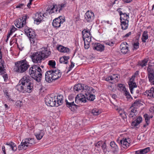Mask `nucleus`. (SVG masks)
<instances>
[{
    "label": "nucleus",
    "instance_id": "nucleus-44",
    "mask_svg": "<svg viewBox=\"0 0 154 154\" xmlns=\"http://www.w3.org/2000/svg\"><path fill=\"white\" fill-rule=\"evenodd\" d=\"M150 150V148L148 147L144 149L140 150L142 154H146Z\"/></svg>",
    "mask_w": 154,
    "mask_h": 154
},
{
    "label": "nucleus",
    "instance_id": "nucleus-31",
    "mask_svg": "<svg viewBox=\"0 0 154 154\" xmlns=\"http://www.w3.org/2000/svg\"><path fill=\"white\" fill-rule=\"evenodd\" d=\"M6 145L8 146L9 149H11L12 150L14 151H15L17 149L15 144L12 142L10 143H6Z\"/></svg>",
    "mask_w": 154,
    "mask_h": 154
},
{
    "label": "nucleus",
    "instance_id": "nucleus-63",
    "mask_svg": "<svg viewBox=\"0 0 154 154\" xmlns=\"http://www.w3.org/2000/svg\"><path fill=\"white\" fill-rule=\"evenodd\" d=\"M82 154H89L88 152V150H83L82 152Z\"/></svg>",
    "mask_w": 154,
    "mask_h": 154
},
{
    "label": "nucleus",
    "instance_id": "nucleus-55",
    "mask_svg": "<svg viewBox=\"0 0 154 154\" xmlns=\"http://www.w3.org/2000/svg\"><path fill=\"white\" fill-rule=\"evenodd\" d=\"M90 43L88 42H84V47L85 49H87L90 47L89 44Z\"/></svg>",
    "mask_w": 154,
    "mask_h": 154
},
{
    "label": "nucleus",
    "instance_id": "nucleus-4",
    "mask_svg": "<svg viewBox=\"0 0 154 154\" xmlns=\"http://www.w3.org/2000/svg\"><path fill=\"white\" fill-rule=\"evenodd\" d=\"M61 74L60 71L58 69L48 71L45 73V81L51 83L53 80L60 78Z\"/></svg>",
    "mask_w": 154,
    "mask_h": 154
},
{
    "label": "nucleus",
    "instance_id": "nucleus-39",
    "mask_svg": "<svg viewBox=\"0 0 154 154\" xmlns=\"http://www.w3.org/2000/svg\"><path fill=\"white\" fill-rule=\"evenodd\" d=\"M111 81L110 82L112 83H113L114 82H116L118 81L119 79L118 77L117 74H114L111 76Z\"/></svg>",
    "mask_w": 154,
    "mask_h": 154
},
{
    "label": "nucleus",
    "instance_id": "nucleus-23",
    "mask_svg": "<svg viewBox=\"0 0 154 154\" xmlns=\"http://www.w3.org/2000/svg\"><path fill=\"white\" fill-rule=\"evenodd\" d=\"M110 145L112 149L113 153L114 154H117L119 150V148L115 142L114 141L111 142Z\"/></svg>",
    "mask_w": 154,
    "mask_h": 154
},
{
    "label": "nucleus",
    "instance_id": "nucleus-34",
    "mask_svg": "<svg viewBox=\"0 0 154 154\" xmlns=\"http://www.w3.org/2000/svg\"><path fill=\"white\" fill-rule=\"evenodd\" d=\"M83 86H82V85L81 84H78L75 85L74 87V91H79L83 90Z\"/></svg>",
    "mask_w": 154,
    "mask_h": 154
},
{
    "label": "nucleus",
    "instance_id": "nucleus-13",
    "mask_svg": "<svg viewBox=\"0 0 154 154\" xmlns=\"http://www.w3.org/2000/svg\"><path fill=\"white\" fill-rule=\"evenodd\" d=\"M85 19L88 22H91L94 20V15L93 12L91 11H88L85 15Z\"/></svg>",
    "mask_w": 154,
    "mask_h": 154
},
{
    "label": "nucleus",
    "instance_id": "nucleus-3",
    "mask_svg": "<svg viewBox=\"0 0 154 154\" xmlns=\"http://www.w3.org/2000/svg\"><path fill=\"white\" fill-rule=\"evenodd\" d=\"M30 66L29 62L25 59L15 63L14 70L15 72L22 73L26 72Z\"/></svg>",
    "mask_w": 154,
    "mask_h": 154
},
{
    "label": "nucleus",
    "instance_id": "nucleus-9",
    "mask_svg": "<svg viewBox=\"0 0 154 154\" xmlns=\"http://www.w3.org/2000/svg\"><path fill=\"white\" fill-rule=\"evenodd\" d=\"M149 63L147 72L149 82L154 85V69L151 68L152 66L149 64Z\"/></svg>",
    "mask_w": 154,
    "mask_h": 154
},
{
    "label": "nucleus",
    "instance_id": "nucleus-10",
    "mask_svg": "<svg viewBox=\"0 0 154 154\" xmlns=\"http://www.w3.org/2000/svg\"><path fill=\"white\" fill-rule=\"evenodd\" d=\"M48 13H43L41 12H38L35 14V21L37 24H39L42 21H44V17L46 18L47 16Z\"/></svg>",
    "mask_w": 154,
    "mask_h": 154
},
{
    "label": "nucleus",
    "instance_id": "nucleus-61",
    "mask_svg": "<svg viewBox=\"0 0 154 154\" xmlns=\"http://www.w3.org/2000/svg\"><path fill=\"white\" fill-rule=\"evenodd\" d=\"M131 34V32H129L128 33L126 34L125 35H123V38H126L128 37L129 36H130Z\"/></svg>",
    "mask_w": 154,
    "mask_h": 154
},
{
    "label": "nucleus",
    "instance_id": "nucleus-49",
    "mask_svg": "<svg viewBox=\"0 0 154 154\" xmlns=\"http://www.w3.org/2000/svg\"><path fill=\"white\" fill-rule=\"evenodd\" d=\"M137 112H128V113L129 114V117L130 118H132L133 119L135 118V116H136Z\"/></svg>",
    "mask_w": 154,
    "mask_h": 154
},
{
    "label": "nucleus",
    "instance_id": "nucleus-20",
    "mask_svg": "<svg viewBox=\"0 0 154 154\" xmlns=\"http://www.w3.org/2000/svg\"><path fill=\"white\" fill-rule=\"evenodd\" d=\"M27 36L29 38L30 42L34 44L36 40L35 32L32 30L29 33L27 34Z\"/></svg>",
    "mask_w": 154,
    "mask_h": 154
},
{
    "label": "nucleus",
    "instance_id": "nucleus-11",
    "mask_svg": "<svg viewBox=\"0 0 154 154\" xmlns=\"http://www.w3.org/2000/svg\"><path fill=\"white\" fill-rule=\"evenodd\" d=\"M65 21V19L64 17L59 16L53 20V26L55 28H59L60 27L61 24L63 23Z\"/></svg>",
    "mask_w": 154,
    "mask_h": 154
},
{
    "label": "nucleus",
    "instance_id": "nucleus-30",
    "mask_svg": "<svg viewBox=\"0 0 154 154\" xmlns=\"http://www.w3.org/2000/svg\"><path fill=\"white\" fill-rule=\"evenodd\" d=\"M149 61V58H144L143 60H141V61L139 62L138 65L141 66L142 67L146 66L147 62Z\"/></svg>",
    "mask_w": 154,
    "mask_h": 154
},
{
    "label": "nucleus",
    "instance_id": "nucleus-45",
    "mask_svg": "<svg viewBox=\"0 0 154 154\" xmlns=\"http://www.w3.org/2000/svg\"><path fill=\"white\" fill-rule=\"evenodd\" d=\"M16 34H15L14 36L11 38L10 41V43L13 44L14 43L17 44V38L16 37Z\"/></svg>",
    "mask_w": 154,
    "mask_h": 154
},
{
    "label": "nucleus",
    "instance_id": "nucleus-48",
    "mask_svg": "<svg viewBox=\"0 0 154 154\" xmlns=\"http://www.w3.org/2000/svg\"><path fill=\"white\" fill-rule=\"evenodd\" d=\"M144 117L145 118V122L147 124H149V119L150 118L149 117V115L146 114H145L144 115Z\"/></svg>",
    "mask_w": 154,
    "mask_h": 154
},
{
    "label": "nucleus",
    "instance_id": "nucleus-19",
    "mask_svg": "<svg viewBox=\"0 0 154 154\" xmlns=\"http://www.w3.org/2000/svg\"><path fill=\"white\" fill-rule=\"evenodd\" d=\"M134 77L135 76L133 75L130 79L128 83L130 92L132 94H133V91L134 88L137 87V85L134 82Z\"/></svg>",
    "mask_w": 154,
    "mask_h": 154
},
{
    "label": "nucleus",
    "instance_id": "nucleus-18",
    "mask_svg": "<svg viewBox=\"0 0 154 154\" xmlns=\"http://www.w3.org/2000/svg\"><path fill=\"white\" fill-rule=\"evenodd\" d=\"M93 49L100 52L103 51L104 50V46L100 43H92Z\"/></svg>",
    "mask_w": 154,
    "mask_h": 154
},
{
    "label": "nucleus",
    "instance_id": "nucleus-26",
    "mask_svg": "<svg viewBox=\"0 0 154 154\" xmlns=\"http://www.w3.org/2000/svg\"><path fill=\"white\" fill-rule=\"evenodd\" d=\"M60 12L57 5H55L53 6V7L49 10V13L50 14H52L53 13H58Z\"/></svg>",
    "mask_w": 154,
    "mask_h": 154
},
{
    "label": "nucleus",
    "instance_id": "nucleus-58",
    "mask_svg": "<svg viewBox=\"0 0 154 154\" xmlns=\"http://www.w3.org/2000/svg\"><path fill=\"white\" fill-rule=\"evenodd\" d=\"M105 43L106 45H108L111 46H113L114 44V42H111L110 41H109L108 42H106Z\"/></svg>",
    "mask_w": 154,
    "mask_h": 154
},
{
    "label": "nucleus",
    "instance_id": "nucleus-64",
    "mask_svg": "<svg viewBox=\"0 0 154 154\" xmlns=\"http://www.w3.org/2000/svg\"><path fill=\"white\" fill-rule=\"evenodd\" d=\"M74 97L72 95H70L68 97V99L69 100H73L74 98Z\"/></svg>",
    "mask_w": 154,
    "mask_h": 154
},
{
    "label": "nucleus",
    "instance_id": "nucleus-56",
    "mask_svg": "<svg viewBox=\"0 0 154 154\" xmlns=\"http://www.w3.org/2000/svg\"><path fill=\"white\" fill-rule=\"evenodd\" d=\"M25 5L24 4L21 3L19 4L18 5H17L15 7L16 8H23V7Z\"/></svg>",
    "mask_w": 154,
    "mask_h": 154
},
{
    "label": "nucleus",
    "instance_id": "nucleus-29",
    "mask_svg": "<svg viewBox=\"0 0 154 154\" xmlns=\"http://www.w3.org/2000/svg\"><path fill=\"white\" fill-rule=\"evenodd\" d=\"M83 85V91L85 92V93H92V92L93 91L94 89L92 87H90L87 85H85V86Z\"/></svg>",
    "mask_w": 154,
    "mask_h": 154
},
{
    "label": "nucleus",
    "instance_id": "nucleus-38",
    "mask_svg": "<svg viewBox=\"0 0 154 154\" xmlns=\"http://www.w3.org/2000/svg\"><path fill=\"white\" fill-rule=\"evenodd\" d=\"M57 49L59 51L62 52H67V48L61 45L57 47Z\"/></svg>",
    "mask_w": 154,
    "mask_h": 154
},
{
    "label": "nucleus",
    "instance_id": "nucleus-15",
    "mask_svg": "<svg viewBox=\"0 0 154 154\" xmlns=\"http://www.w3.org/2000/svg\"><path fill=\"white\" fill-rule=\"evenodd\" d=\"M75 102L77 103H85L86 101V96L81 93L78 94L75 97Z\"/></svg>",
    "mask_w": 154,
    "mask_h": 154
},
{
    "label": "nucleus",
    "instance_id": "nucleus-17",
    "mask_svg": "<svg viewBox=\"0 0 154 154\" xmlns=\"http://www.w3.org/2000/svg\"><path fill=\"white\" fill-rule=\"evenodd\" d=\"M144 94L149 99L154 98V88L152 87L149 90H146L144 93Z\"/></svg>",
    "mask_w": 154,
    "mask_h": 154
},
{
    "label": "nucleus",
    "instance_id": "nucleus-35",
    "mask_svg": "<svg viewBox=\"0 0 154 154\" xmlns=\"http://www.w3.org/2000/svg\"><path fill=\"white\" fill-rule=\"evenodd\" d=\"M86 98L88 100L90 101H93L95 98V96L93 95L91 93H85Z\"/></svg>",
    "mask_w": 154,
    "mask_h": 154
},
{
    "label": "nucleus",
    "instance_id": "nucleus-32",
    "mask_svg": "<svg viewBox=\"0 0 154 154\" xmlns=\"http://www.w3.org/2000/svg\"><path fill=\"white\" fill-rule=\"evenodd\" d=\"M5 63H0V75H2L6 73Z\"/></svg>",
    "mask_w": 154,
    "mask_h": 154
},
{
    "label": "nucleus",
    "instance_id": "nucleus-12",
    "mask_svg": "<svg viewBox=\"0 0 154 154\" xmlns=\"http://www.w3.org/2000/svg\"><path fill=\"white\" fill-rule=\"evenodd\" d=\"M38 52L44 60L45 58H47L51 54V52L48 50V48L45 47H43L41 50Z\"/></svg>",
    "mask_w": 154,
    "mask_h": 154
},
{
    "label": "nucleus",
    "instance_id": "nucleus-1",
    "mask_svg": "<svg viewBox=\"0 0 154 154\" xmlns=\"http://www.w3.org/2000/svg\"><path fill=\"white\" fill-rule=\"evenodd\" d=\"M63 102V96L60 95L57 96L48 95L45 98L46 104L49 106H57L61 105Z\"/></svg>",
    "mask_w": 154,
    "mask_h": 154
},
{
    "label": "nucleus",
    "instance_id": "nucleus-60",
    "mask_svg": "<svg viewBox=\"0 0 154 154\" xmlns=\"http://www.w3.org/2000/svg\"><path fill=\"white\" fill-rule=\"evenodd\" d=\"M16 29H17L14 26H13L12 27V28L11 29L9 33L12 34L13 32H14L16 30Z\"/></svg>",
    "mask_w": 154,
    "mask_h": 154
},
{
    "label": "nucleus",
    "instance_id": "nucleus-2",
    "mask_svg": "<svg viewBox=\"0 0 154 154\" xmlns=\"http://www.w3.org/2000/svg\"><path fill=\"white\" fill-rule=\"evenodd\" d=\"M42 71L39 66L33 65L30 67L29 74L32 78L37 82H39L42 77Z\"/></svg>",
    "mask_w": 154,
    "mask_h": 154
},
{
    "label": "nucleus",
    "instance_id": "nucleus-47",
    "mask_svg": "<svg viewBox=\"0 0 154 154\" xmlns=\"http://www.w3.org/2000/svg\"><path fill=\"white\" fill-rule=\"evenodd\" d=\"M101 147L104 152H106L107 151L106 142L104 141L103 142Z\"/></svg>",
    "mask_w": 154,
    "mask_h": 154
},
{
    "label": "nucleus",
    "instance_id": "nucleus-57",
    "mask_svg": "<svg viewBox=\"0 0 154 154\" xmlns=\"http://www.w3.org/2000/svg\"><path fill=\"white\" fill-rule=\"evenodd\" d=\"M3 77L4 79V81L7 82L8 78L7 74H4L3 75Z\"/></svg>",
    "mask_w": 154,
    "mask_h": 154
},
{
    "label": "nucleus",
    "instance_id": "nucleus-43",
    "mask_svg": "<svg viewBox=\"0 0 154 154\" xmlns=\"http://www.w3.org/2000/svg\"><path fill=\"white\" fill-rule=\"evenodd\" d=\"M118 90L121 91H124L126 89L124 85L122 84H119L118 85Z\"/></svg>",
    "mask_w": 154,
    "mask_h": 154
},
{
    "label": "nucleus",
    "instance_id": "nucleus-37",
    "mask_svg": "<svg viewBox=\"0 0 154 154\" xmlns=\"http://www.w3.org/2000/svg\"><path fill=\"white\" fill-rule=\"evenodd\" d=\"M60 62L61 63L66 64L67 63V57L63 56L60 58Z\"/></svg>",
    "mask_w": 154,
    "mask_h": 154
},
{
    "label": "nucleus",
    "instance_id": "nucleus-8",
    "mask_svg": "<svg viewBox=\"0 0 154 154\" xmlns=\"http://www.w3.org/2000/svg\"><path fill=\"white\" fill-rule=\"evenodd\" d=\"M27 17V15L24 14L21 17L16 20L15 22L16 26L18 28L23 27L26 24Z\"/></svg>",
    "mask_w": 154,
    "mask_h": 154
},
{
    "label": "nucleus",
    "instance_id": "nucleus-21",
    "mask_svg": "<svg viewBox=\"0 0 154 154\" xmlns=\"http://www.w3.org/2000/svg\"><path fill=\"white\" fill-rule=\"evenodd\" d=\"M119 15L120 16V20L121 19L122 21H129L128 19L129 18V13L127 14L125 13H123L122 11H120Z\"/></svg>",
    "mask_w": 154,
    "mask_h": 154
},
{
    "label": "nucleus",
    "instance_id": "nucleus-54",
    "mask_svg": "<svg viewBox=\"0 0 154 154\" xmlns=\"http://www.w3.org/2000/svg\"><path fill=\"white\" fill-rule=\"evenodd\" d=\"M139 43L137 42L136 43H134L133 44L134 48L133 50H136L139 48Z\"/></svg>",
    "mask_w": 154,
    "mask_h": 154
},
{
    "label": "nucleus",
    "instance_id": "nucleus-40",
    "mask_svg": "<svg viewBox=\"0 0 154 154\" xmlns=\"http://www.w3.org/2000/svg\"><path fill=\"white\" fill-rule=\"evenodd\" d=\"M101 113V111L98 109H94L92 110L91 113L94 115L97 116Z\"/></svg>",
    "mask_w": 154,
    "mask_h": 154
},
{
    "label": "nucleus",
    "instance_id": "nucleus-62",
    "mask_svg": "<svg viewBox=\"0 0 154 154\" xmlns=\"http://www.w3.org/2000/svg\"><path fill=\"white\" fill-rule=\"evenodd\" d=\"M74 66V63H73L71 62V64L69 65V69L68 70V72H69V71Z\"/></svg>",
    "mask_w": 154,
    "mask_h": 154
},
{
    "label": "nucleus",
    "instance_id": "nucleus-28",
    "mask_svg": "<svg viewBox=\"0 0 154 154\" xmlns=\"http://www.w3.org/2000/svg\"><path fill=\"white\" fill-rule=\"evenodd\" d=\"M77 106L74 104V102H68V107L72 111H74L77 108Z\"/></svg>",
    "mask_w": 154,
    "mask_h": 154
},
{
    "label": "nucleus",
    "instance_id": "nucleus-33",
    "mask_svg": "<svg viewBox=\"0 0 154 154\" xmlns=\"http://www.w3.org/2000/svg\"><path fill=\"white\" fill-rule=\"evenodd\" d=\"M83 38H85L91 36L90 31L89 30L84 29L82 32Z\"/></svg>",
    "mask_w": 154,
    "mask_h": 154
},
{
    "label": "nucleus",
    "instance_id": "nucleus-53",
    "mask_svg": "<svg viewBox=\"0 0 154 154\" xmlns=\"http://www.w3.org/2000/svg\"><path fill=\"white\" fill-rule=\"evenodd\" d=\"M92 36H89L88 37H86L85 38H83L84 42H88L89 43L91 42Z\"/></svg>",
    "mask_w": 154,
    "mask_h": 154
},
{
    "label": "nucleus",
    "instance_id": "nucleus-6",
    "mask_svg": "<svg viewBox=\"0 0 154 154\" xmlns=\"http://www.w3.org/2000/svg\"><path fill=\"white\" fill-rule=\"evenodd\" d=\"M32 88L33 87L31 85H17L16 86V89L19 92L24 93L31 92Z\"/></svg>",
    "mask_w": 154,
    "mask_h": 154
},
{
    "label": "nucleus",
    "instance_id": "nucleus-59",
    "mask_svg": "<svg viewBox=\"0 0 154 154\" xmlns=\"http://www.w3.org/2000/svg\"><path fill=\"white\" fill-rule=\"evenodd\" d=\"M2 53L1 51V49H0V63H5L4 60H3L2 59Z\"/></svg>",
    "mask_w": 154,
    "mask_h": 154
},
{
    "label": "nucleus",
    "instance_id": "nucleus-46",
    "mask_svg": "<svg viewBox=\"0 0 154 154\" xmlns=\"http://www.w3.org/2000/svg\"><path fill=\"white\" fill-rule=\"evenodd\" d=\"M66 4L65 3H63L60 5H57L60 12V11L63 8L66 7Z\"/></svg>",
    "mask_w": 154,
    "mask_h": 154
},
{
    "label": "nucleus",
    "instance_id": "nucleus-14",
    "mask_svg": "<svg viewBox=\"0 0 154 154\" xmlns=\"http://www.w3.org/2000/svg\"><path fill=\"white\" fill-rule=\"evenodd\" d=\"M128 45L126 42H122L120 46V48L122 53L124 54L129 53Z\"/></svg>",
    "mask_w": 154,
    "mask_h": 154
},
{
    "label": "nucleus",
    "instance_id": "nucleus-36",
    "mask_svg": "<svg viewBox=\"0 0 154 154\" xmlns=\"http://www.w3.org/2000/svg\"><path fill=\"white\" fill-rule=\"evenodd\" d=\"M148 38V32L147 31H145L143 32L142 38V42L145 43L146 42V40Z\"/></svg>",
    "mask_w": 154,
    "mask_h": 154
},
{
    "label": "nucleus",
    "instance_id": "nucleus-42",
    "mask_svg": "<svg viewBox=\"0 0 154 154\" xmlns=\"http://www.w3.org/2000/svg\"><path fill=\"white\" fill-rule=\"evenodd\" d=\"M48 65L52 68L55 67L56 62L54 60H49L48 62Z\"/></svg>",
    "mask_w": 154,
    "mask_h": 154
},
{
    "label": "nucleus",
    "instance_id": "nucleus-16",
    "mask_svg": "<svg viewBox=\"0 0 154 154\" xmlns=\"http://www.w3.org/2000/svg\"><path fill=\"white\" fill-rule=\"evenodd\" d=\"M32 85L30 82V77L28 76H24L19 81L18 85Z\"/></svg>",
    "mask_w": 154,
    "mask_h": 154
},
{
    "label": "nucleus",
    "instance_id": "nucleus-22",
    "mask_svg": "<svg viewBox=\"0 0 154 154\" xmlns=\"http://www.w3.org/2000/svg\"><path fill=\"white\" fill-rule=\"evenodd\" d=\"M142 120V118L141 117L139 116L136 119L132 122L131 126L133 127H137L141 122Z\"/></svg>",
    "mask_w": 154,
    "mask_h": 154
},
{
    "label": "nucleus",
    "instance_id": "nucleus-50",
    "mask_svg": "<svg viewBox=\"0 0 154 154\" xmlns=\"http://www.w3.org/2000/svg\"><path fill=\"white\" fill-rule=\"evenodd\" d=\"M128 112H137V108L131 106L128 109Z\"/></svg>",
    "mask_w": 154,
    "mask_h": 154
},
{
    "label": "nucleus",
    "instance_id": "nucleus-41",
    "mask_svg": "<svg viewBox=\"0 0 154 154\" xmlns=\"http://www.w3.org/2000/svg\"><path fill=\"white\" fill-rule=\"evenodd\" d=\"M140 103V101L138 100H136L132 104L131 106L137 108Z\"/></svg>",
    "mask_w": 154,
    "mask_h": 154
},
{
    "label": "nucleus",
    "instance_id": "nucleus-7",
    "mask_svg": "<svg viewBox=\"0 0 154 154\" xmlns=\"http://www.w3.org/2000/svg\"><path fill=\"white\" fill-rule=\"evenodd\" d=\"M31 58L34 63H37L39 65L41 64L42 61L44 60V58L38 52L34 53L31 56Z\"/></svg>",
    "mask_w": 154,
    "mask_h": 154
},
{
    "label": "nucleus",
    "instance_id": "nucleus-27",
    "mask_svg": "<svg viewBox=\"0 0 154 154\" xmlns=\"http://www.w3.org/2000/svg\"><path fill=\"white\" fill-rule=\"evenodd\" d=\"M128 23L129 21H122L121 19V28L122 30H126L128 28Z\"/></svg>",
    "mask_w": 154,
    "mask_h": 154
},
{
    "label": "nucleus",
    "instance_id": "nucleus-24",
    "mask_svg": "<svg viewBox=\"0 0 154 154\" xmlns=\"http://www.w3.org/2000/svg\"><path fill=\"white\" fill-rule=\"evenodd\" d=\"M45 134V132L43 130H39L35 134V136L38 140H40L43 137Z\"/></svg>",
    "mask_w": 154,
    "mask_h": 154
},
{
    "label": "nucleus",
    "instance_id": "nucleus-5",
    "mask_svg": "<svg viewBox=\"0 0 154 154\" xmlns=\"http://www.w3.org/2000/svg\"><path fill=\"white\" fill-rule=\"evenodd\" d=\"M35 143L33 138H26L22 140L19 146V148L21 149H25L27 147L32 146Z\"/></svg>",
    "mask_w": 154,
    "mask_h": 154
},
{
    "label": "nucleus",
    "instance_id": "nucleus-52",
    "mask_svg": "<svg viewBox=\"0 0 154 154\" xmlns=\"http://www.w3.org/2000/svg\"><path fill=\"white\" fill-rule=\"evenodd\" d=\"M103 142V141L102 140L100 141H98L97 143H95L94 145L96 147L98 148H100V147H101Z\"/></svg>",
    "mask_w": 154,
    "mask_h": 154
},
{
    "label": "nucleus",
    "instance_id": "nucleus-51",
    "mask_svg": "<svg viewBox=\"0 0 154 154\" xmlns=\"http://www.w3.org/2000/svg\"><path fill=\"white\" fill-rule=\"evenodd\" d=\"M32 31V29L30 28H29L27 26L25 27V28L24 32L27 35V34L29 33Z\"/></svg>",
    "mask_w": 154,
    "mask_h": 154
},
{
    "label": "nucleus",
    "instance_id": "nucleus-25",
    "mask_svg": "<svg viewBox=\"0 0 154 154\" xmlns=\"http://www.w3.org/2000/svg\"><path fill=\"white\" fill-rule=\"evenodd\" d=\"M120 142L122 145V146L124 148H127L129 146L130 144V143L128 142L126 139L120 140Z\"/></svg>",
    "mask_w": 154,
    "mask_h": 154
}]
</instances>
